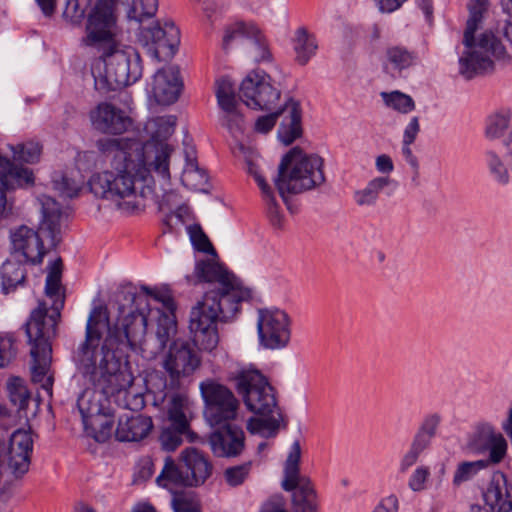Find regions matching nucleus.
Instances as JSON below:
<instances>
[{"label":"nucleus","instance_id":"47","mask_svg":"<svg viewBox=\"0 0 512 512\" xmlns=\"http://www.w3.org/2000/svg\"><path fill=\"white\" fill-rule=\"evenodd\" d=\"M259 28L251 23L244 21H234L226 26V42L228 40L236 39L239 37L251 38L253 34L257 33Z\"/></svg>","mask_w":512,"mask_h":512},{"label":"nucleus","instance_id":"41","mask_svg":"<svg viewBox=\"0 0 512 512\" xmlns=\"http://www.w3.org/2000/svg\"><path fill=\"white\" fill-rule=\"evenodd\" d=\"M11 150L14 161L33 164L39 161L42 148L36 142H27L12 146Z\"/></svg>","mask_w":512,"mask_h":512},{"label":"nucleus","instance_id":"9","mask_svg":"<svg viewBox=\"0 0 512 512\" xmlns=\"http://www.w3.org/2000/svg\"><path fill=\"white\" fill-rule=\"evenodd\" d=\"M212 473L209 460L194 447L185 448L176 463L170 456L165 458L164 466L156 478L159 486L196 487L202 485Z\"/></svg>","mask_w":512,"mask_h":512},{"label":"nucleus","instance_id":"13","mask_svg":"<svg viewBox=\"0 0 512 512\" xmlns=\"http://www.w3.org/2000/svg\"><path fill=\"white\" fill-rule=\"evenodd\" d=\"M204 402L203 415L214 430L208 435L210 449L218 457L224 456V385L215 379H206L199 384Z\"/></svg>","mask_w":512,"mask_h":512},{"label":"nucleus","instance_id":"49","mask_svg":"<svg viewBox=\"0 0 512 512\" xmlns=\"http://www.w3.org/2000/svg\"><path fill=\"white\" fill-rule=\"evenodd\" d=\"M252 468V462L226 468V483L232 487L242 485L248 478Z\"/></svg>","mask_w":512,"mask_h":512},{"label":"nucleus","instance_id":"22","mask_svg":"<svg viewBox=\"0 0 512 512\" xmlns=\"http://www.w3.org/2000/svg\"><path fill=\"white\" fill-rule=\"evenodd\" d=\"M182 87L179 68L167 66L154 74L151 93L158 104L170 105L178 100Z\"/></svg>","mask_w":512,"mask_h":512},{"label":"nucleus","instance_id":"11","mask_svg":"<svg viewBox=\"0 0 512 512\" xmlns=\"http://www.w3.org/2000/svg\"><path fill=\"white\" fill-rule=\"evenodd\" d=\"M235 381L237 391L250 411L270 416L279 410L276 391L260 371L242 370Z\"/></svg>","mask_w":512,"mask_h":512},{"label":"nucleus","instance_id":"37","mask_svg":"<svg viewBox=\"0 0 512 512\" xmlns=\"http://www.w3.org/2000/svg\"><path fill=\"white\" fill-rule=\"evenodd\" d=\"M177 323L175 312L161 313L158 322L156 337L159 342V348H165L170 339L176 334Z\"/></svg>","mask_w":512,"mask_h":512},{"label":"nucleus","instance_id":"14","mask_svg":"<svg viewBox=\"0 0 512 512\" xmlns=\"http://www.w3.org/2000/svg\"><path fill=\"white\" fill-rule=\"evenodd\" d=\"M239 95L247 107L271 111L280 101L281 91L268 73L256 69L243 79Z\"/></svg>","mask_w":512,"mask_h":512},{"label":"nucleus","instance_id":"56","mask_svg":"<svg viewBox=\"0 0 512 512\" xmlns=\"http://www.w3.org/2000/svg\"><path fill=\"white\" fill-rule=\"evenodd\" d=\"M54 187L62 196L67 198L77 196L80 190L78 184L67 176H62L59 181H54Z\"/></svg>","mask_w":512,"mask_h":512},{"label":"nucleus","instance_id":"48","mask_svg":"<svg viewBox=\"0 0 512 512\" xmlns=\"http://www.w3.org/2000/svg\"><path fill=\"white\" fill-rule=\"evenodd\" d=\"M17 355L15 339L11 334H0V368L8 366Z\"/></svg>","mask_w":512,"mask_h":512},{"label":"nucleus","instance_id":"38","mask_svg":"<svg viewBox=\"0 0 512 512\" xmlns=\"http://www.w3.org/2000/svg\"><path fill=\"white\" fill-rule=\"evenodd\" d=\"M95 394V390L88 388L83 390L77 398L76 405L83 423L98 412H101V406L95 399Z\"/></svg>","mask_w":512,"mask_h":512},{"label":"nucleus","instance_id":"59","mask_svg":"<svg viewBox=\"0 0 512 512\" xmlns=\"http://www.w3.org/2000/svg\"><path fill=\"white\" fill-rule=\"evenodd\" d=\"M398 499L395 495L384 498L375 508L374 512H397Z\"/></svg>","mask_w":512,"mask_h":512},{"label":"nucleus","instance_id":"18","mask_svg":"<svg viewBox=\"0 0 512 512\" xmlns=\"http://www.w3.org/2000/svg\"><path fill=\"white\" fill-rule=\"evenodd\" d=\"M33 444V433L30 427L19 428L11 434L3 455V462H6L14 476H22L29 470Z\"/></svg>","mask_w":512,"mask_h":512},{"label":"nucleus","instance_id":"23","mask_svg":"<svg viewBox=\"0 0 512 512\" xmlns=\"http://www.w3.org/2000/svg\"><path fill=\"white\" fill-rule=\"evenodd\" d=\"M252 296V290L243 280L226 268V323L238 318L243 303H248Z\"/></svg>","mask_w":512,"mask_h":512},{"label":"nucleus","instance_id":"16","mask_svg":"<svg viewBox=\"0 0 512 512\" xmlns=\"http://www.w3.org/2000/svg\"><path fill=\"white\" fill-rule=\"evenodd\" d=\"M138 42L152 58L166 61L178 50L180 31L171 21L157 22L154 26L140 30Z\"/></svg>","mask_w":512,"mask_h":512},{"label":"nucleus","instance_id":"33","mask_svg":"<svg viewBox=\"0 0 512 512\" xmlns=\"http://www.w3.org/2000/svg\"><path fill=\"white\" fill-rule=\"evenodd\" d=\"M127 6V17L137 22L151 18L158 9V0H124Z\"/></svg>","mask_w":512,"mask_h":512},{"label":"nucleus","instance_id":"8","mask_svg":"<svg viewBox=\"0 0 512 512\" xmlns=\"http://www.w3.org/2000/svg\"><path fill=\"white\" fill-rule=\"evenodd\" d=\"M323 160L309 155L300 147H293L282 159L279 167L277 188L282 197L285 193L298 194L310 190L325 181Z\"/></svg>","mask_w":512,"mask_h":512},{"label":"nucleus","instance_id":"20","mask_svg":"<svg viewBox=\"0 0 512 512\" xmlns=\"http://www.w3.org/2000/svg\"><path fill=\"white\" fill-rule=\"evenodd\" d=\"M239 407L238 399L226 388V458L238 456L245 448L243 426L246 419Z\"/></svg>","mask_w":512,"mask_h":512},{"label":"nucleus","instance_id":"3","mask_svg":"<svg viewBox=\"0 0 512 512\" xmlns=\"http://www.w3.org/2000/svg\"><path fill=\"white\" fill-rule=\"evenodd\" d=\"M60 290L61 280L46 278L45 293L53 299L52 313L48 315L46 303L39 302L25 324L26 335L31 345V379L34 383L40 384L48 395H52L54 381L53 375L49 373L52 360L51 340L56 335L60 312L64 307V296L60 294Z\"/></svg>","mask_w":512,"mask_h":512},{"label":"nucleus","instance_id":"17","mask_svg":"<svg viewBox=\"0 0 512 512\" xmlns=\"http://www.w3.org/2000/svg\"><path fill=\"white\" fill-rule=\"evenodd\" d=\"M92 128L103 135L119 136L133 127V119L122 108L103 101L89 112Z\"/></svg>","mask_w":512,"mask_h":512},{"label":"nucleus","instance_id":"25","mask_svg":"<svg viewBox=\"0 0 512 512\" xmlns=\"http://www.w3.org/2000/svg\"><path fill=\"white\" fill-rule=\"evenodd\" d=\"M152 427V420L148 416L124 414L119 418L115 436L122 442H136L145 438Z\"/></svg>","mask_w":512,"mask_h":512},{"label":"nucleus","instance_id":"1","mask_svg":"<svg viewBox=\"0 0 512 512\" xmlns=\"http://www.w3.org/2000/svg\"><path fill=\"white\" fill-rule=\"evenodd\" d=\"M147 331V318L138 309L119 307L110 323L105 306H95L87 319L85 337L73 352L81 375L105 395L126 390L133 383L127 371L128 352L140 348Z\"/></svg>","mask_w":512,"mask_h":512},{"label":"nucleus","instance_id":"31","mask_svg":"<svg viewBox=\"0 0 512 512\" xmlns=\"http://www.w3.org/2000/svg\"><path fill=\"white\" fill-rule=\"evenodd\" d=\"M181 182L187 189L193 191H206L208 185L206 172L199 168L196 160L188 155L181 175Z\"/></svg>","mask_w":512,"mask_h":512},{"label":"nucleus","instance_id":"36","mask_svg":"<svg viewBox=\"0 0 512 512\" xmlns=\"http://www.w3.org/2000/svg\"><path fill=\"white\" fill-rule=\"evenodd\" d=\"M7 391L11 403L17 407L18 411H24L30 401V393L23 379L13 377L7 383Z\"/></svg>","mask_w":512,"mask_h":512},{"label":"nucleus","instance_id":"42","mask_svg":"<svg viewBox=\"0 0 512 512\" xmlns=\"http://www.w3.org/2000/svg\"><path fill=\"white\" fill-rule=\"evenodd\" d=\"M487 463L484 460L460 463L453 476V484L459 486L471 480L480 470L484 469Z\"/></svg>","mask_w":512,"mask_h":512},{"label":"nucleus","instance_id":"26","mask_svg":"<svg viewBox=\"0 0 512 512\" xmlns=\"http://www.w3.org/2000/svg\"><path fill=\"white\" fill-rule=\"evenodd\" d=\"M416 60L417 55L414 51L400 45L388 46L382 60L383 70L395 78L400 76L404 69L413 66Z\"/></svg>","mask_w":512,"mask_h":512},{"label":"nucleus","instance_id":"44","mask_svg":"<svg viewBox=\"0 0 512 512\" xmlns=\"http://www.w3.org/2000/svg\"><path fill=\"white\" fill-rule=\"evenodd\" d=\"M253 58L257 63H270L273 61V53L265 35L258 29L253 34Z\"/></svg>","mask_w":512,"mask_h":512},{"label":"nucleus","instance_id":"50","mask_svg":"<svg viewBox=\"0 0 512 512\" xmlns=\"http://www.w3.org/2000/svg\"><path fill=\"white\" fill-rule=\"evenodd\" d=\"M489 459L492 463H499L503 460L507 451V442L500 434L491 435L488 443Z\"/></svg>","mask_w":512,"mask_h":512},{"label":"nucleus","instance_id":"55","mask_svg":"<svg viewBox=\"0 0 512 512\" xmlns=\"http://www.w3.org/2000/svg\"><path fill=\"white\" fill-rule=\"evenodd\" d=\"M282 106L275 112L259 116L254 124V131L261 134L269 133L276 125L278 118L281 116Z\"/></svg>","mask_w":512,"mask_h":512},{"label":"nucleus","instance_id":"12","mask_svg":"<svg viewBox=\"0 0 512 512\" xmlns=\"http://www.w3.org/2000/svg\"><path fill=\"white\" fill-rule=\"evenodd\" d=\"M176 120L173 115L151 119L146 124V130L151 135L150 140L142 142L138 139L145 147L151 145L147 162L152 166L153 172L166 183H169L171 177L170 157L174 150L166 141L174 133Z\"/></svg>","mask_w":512,"mask_h":512},{"label":"nucleus","instance_id":"5","mask_svg":"<svg viewBox=\"0 0 512 512\" xmlns=\"http://www.w3.org/2000/svg\"><path fill=\"white\" fill-rule=\"evenodd\" d=\"M41 220L37 230L21 225L10 232L11 253L32 265L43 262L44 256L61 241V224L64 213L52 197L41 195Z\"/></svg>","mask_w":512,"mask_h":512},{"label":"nucleus","instance_id":"43","mask_svg":"<svg viewBox=\"0 0 512 512\" xmlns=\"http://www.w3.org/2000/svg\"><path fill=\"white\" fill-rule=\"evenodd\" d=\"M510 118L511 113L509 110H501L491 115L487 120L486 136L491 139L500 137L508 127Z\"/></svg>","mask_w":512,"mask_h":512},{"label":"nucleus","instance_id":"51","mask_svg":"<svg viewBox=\"0 0 512 512\" xmlns=\"http://www.w3.org/2000/svg\"><path fill=\"white\" fill-rule=\"evenodd\" d=\"M142 291L151 296L157 302H160L166 310L164 313H173L176 310V304L168 290L153 289L148 286H142Z\"/></svg>","mask_w":512,"mask_h":512},{"label":"nucleus","instance_id":"34","mask_svg":"<svg viewBox=\"0 0 512 512\" xmlns=\"http://www.w3.org/2000/svg\"><path fill=\"white\" fill-rule=\"evenodd\" d=\"M186 232L195 251L205 253L213 257H218L209 237L204 232L200 224L193 223L186 226Z\"/></svg>","mask_w":512,"mask_h":512},{"label":"nucleus","instance_id":"45","mask_svg":"<svg viewBox=\"0 0 512 512\" xmlns=\"http://www.w3.org/2000/svg\"><path fill=\"white\" fill-rule=\"evenodd\" d=\"M185 434H190V430L170 426L162 430L159 436V441L164 450L174 451L181 445L182 436Z\"/></svg>","mask_w":512,"mask_h":512},{"label":"nucleus","instance_id":"6","mask_svg":"<svg viewBox=\"0 0 512 512\" xmlns=\"http://www.w3.org/2000/svg\"><path fill=\"white\" fill-rule=\"evenodd\" d=\"M489 0H472L463 43L467 51L460 58V70L466 78L493 70L494 60H504L506 51L501 41L492 33H483L477 42L474 34L488 9Z\"/></svg>","mask_w":512,"mask_h":512},{"label":"nucleus","instance_id":"7","mask_svg":"<svg viewBox=\"0 0 512 512\" xmlns=\"http://www.w3.org/2000/svg\"><path fill=\"white\" fill-rule=\"evenodd\" d=\"M98 53L99 57L92 66V75L95 89L99 92L116 91L141 78V58L134 47L118 43Z\"/></svg>","mask_w":512,"mask_h":512},{"label":"nucleus","instance_id":"32","mask_svg":"<svg viewBox=\"0 0 512 512\" xmlns=\"http://www.w3.org/2000/svg\"><path fill=\"white\" fill-rule=\"evenodd\" d=\"M188 403V397L183 394H175L171 397L167 409V416L171 426L190 430V423L185 413Z\"/></svg>","mask_w":512,"mask_h":512},{"label":"nucleus","instance_id":"2","mask_svg":"<svg viewBox=\"0 0 512 512\" xmlns=\"http://www.w3.org/2000/svg\"><path fill=\"white\" fill-rule=\"evenodd\" d=\"M99 152L111 169L96 173L89 179L91 193L111 201L125 198H147L153 194L154 183L149 161L151 145L144 146L138 138H104L96 142Z\"/></svg>","mask_w":512,"mask_h":512},{"label":"nucleus","instance_id":"10","mask_svg":"<svg viewBox=\"0 0 512 512\" xmlns=\"http://www.w3.org/2000/svg\"><path fill=\"white\" fill-rule=\"evenodd\" d=\"M117 0H97L87 16L83 44L97 52L118 44Z\"/></svg>","mask_w":512,"mask_h":512},{"label":"nucleus","instance_id":"15","mask_svg":"<svg viewBox=\"0 0 512 512\" xmlns=\"http://www.w3.org/2000/svg\"><path fill=\"white\" fill-rule=\"evenodd\" d=\"M257 331L259 344L269 350L283 349L291 339V320L288 314L278 308L258 310Z\"/></svg>","mask_w":512,"mask_h":512},{"label":"nucleus","instance_id":"53","mask_svg":"<svg viewBox=\"0 0 512 512\" xmlns=\"http://www.w3.org/2000/svg\"><path fill=\"white\" fill-rule=\"evenodd\" d=\"M91 4V0H68L64 15L74 23H78L84 16Z\"/></svg>","mask_w":512,"mask_h":512},{"label":"nucleus","instance_id":"27","mask_svg":"<svg viewBox=\"0 0 512 512\" xmlns=\"http://www.w3.org/2000/svg\"><path fill=\"white\" fill-rule=\"evenodd\" d=\"M226 128L232 136L239 140L246 129V120L244 116V107L239 103L233 94L230 93L226 83Z\"/></svg>","mask_w":512,"mask_h":512},{"label":"nucleus","instance_id":"29","mask_svg":"<svg viewBox=\"0 0 512 512\" xmlns=\"http://www.w3.org/2000/svg\"><path fill=\"white\" fill-rule=\"evenodd\" d=\"M26 278V269L21 261L6 260L0 269L1 288L4 294L14 291Z\"/></svg>","mask_w":512,"mask_h":512},{"label":"nucleus","instance_id":"54","mask_svg":"<svg viewBox=\"0 0 512 512\" xmlns=\"http://www.w3.org/2000/svg\"><path fill=\"white\" fill-rule=\"evenodd\" d=\"M430 469L426 466H419L415 469V471L411 474L408 486L411 490L415 492L423 491L427 488V483L430 478Z\"/></svg>","mask_w":512,"mask_h":512},{"label":"nucleus","instance_id":"52","mask_svg":"<svg viewBox=\"0 0 512 512\" xmlns=\"http://www.w3.org/2000/svg\"><path fill=\"white\" fill-rule=\"evenodd\" d=\"M152 187L154 188V183L152 184ZM155 195L157 198L158 208L160 211H169L172 212L173 209L180 207L181 197L180 195L174 191V190H164L161 197L155 193L153 190V194L151 196Z\"/></svg>","mask_w":512,"mask_h":512},{"label":"nucleus","instance_id":"30","mask_svg":"<svg viewBox=\"0 0 512 512\" xmlns=\"http://www.w3.org/2000/svg\"><path fill=\"white\" fill-rule=\"evenodd\" d=\"M113 425L112 418L101 412H98L83 423L86 435L98 443H104L111 437Z\"/></svg>","mask_w":512,"mask_h":512},{"label":"nucleus","instance_id":"60","mask_svg":"<svg viewBox=\"0 0 512 512\" xmlns=\"http://www.w3.org/2000/svg\"><path fill=\"white\" fill-rule=\"evenodd\" d=\"M438 423H439L438 416H436V415L429 416L424 420L419 432L424 433L428 438H431L435 434Z\"/></svg>","mask_w":512,"mask_h":512},{"label":"nucleus","instance_id":"4","mask_svg":"<svg viewBox=\"0 0 512 512\" xmlns=\"http://www.w3.org/2000/svg\"><path fill=\"white\" fill-rule=\"evenodd\" d=\"M217 257L199 260L195 264L194 275L200 282L214 285L215 289L205 292L203 300L193 307L190 313L189 328L193 334L194 345L201 350L212 351L219 342L217 324L223 312L224 267Z\"/></svg>","mask_w":512,"mask_h":512},{"label":"nucleus","instance_id":"21","mask_svg":"<svg viewBox=\"0 0 512 512\" xmlns=\"http://www.w3.org/2000/svg\"><path fill=\"white\" fill-rule=\"evenodd\" d=\"M33 184L32 170L18 167L0 154V221L8 214L6 192L17 188H26Z\"/></svg>","mask_w":512,"mask_h":512},{"label":"nucleus","instance_id":"24","mask_svg":"<svg viewBox=\"0 0 512 512\" xmlns=\"http://www.w3.org/2000/svg\"><path fill=\"white\" fill-rule=\"evenodd\" d=\"M282 121L277 135L281 143L288 146L302 136V113L298 102L289 99L282 106Z\"/></svg>","mask_w":512,"mask_h":512},{"label":"nucleus","instance_id":"39","mask_svg":"<svg viewBox=\"0 0 512 512\" xmlns=\"http://www.w3.org/2000/svg\"><path fill=\"white\" fill-rule=\"evenodd\" d=\"M172 507L174 512H201L199 499L192 491L175 492Z\"/></svg>","mask_w":512,"mask_h":512},{"label":"nucleus","instance_id":"40","mask_svg":"<svg viewBox=\"0 0 512 512\" xmlns=\"http://www.w3.org/2000/svg\"><path fill=\"white\" fill-rule=\"evenodd\" d=\"M381 97L386 106L400 113L407 114L415 109L413 99L400 91L382 92Z\"/></svg>","mask_w":512,"mask_h":512},{"label":"nucleus","instance_id":"57","mask_svg":"<svg viewBox=\"0 0 512 512\" xmlns=\"http://www.w3.org/2000/svg\"><path fill=\"white\" fill-rule=\"evenodd\" d=\"M487 161L489 164V167L491 169V172L495 175L496 179L500 183H507L508 181V172L507 169L504 167V165L501 163L497 155L494 153H488L487 154Z\"/></svg>","mask_w":512,"mask_h":512},{"label":"nucleus","instance_id":"63","mask_svg":"<svg viewBox=\"0 0 512 512\" xmlns=\"http://www.w3.org/2000/svg\"><path fill=\"white\" fill-rule=\"evenodd\" d=\"M430 439L431 438H428L424 433L419 432L415 436L414 441L411 445V448L421 454V452L424 449H426L427 446L429 445Z\"/></svg>","mask_w":512,"mask_h":512},{"label":"nucleus","instance_id":"19","mask_svg":"<svg viewBox=\"0 0 512 512\" xmlns=\"http://www.w3.org/2000/svg\"><path fill=\"white\" fill-rule=\"evenodd\" d=\"M201 358L191 344L175 340L164 360V368L172 379L192 375L200 366Z\"/></svg>","mask_w":512,"mask_h":512},{"label":"nucleus","instance_id":"64","mask_svg":"<svg viewBox=\"0 0 512 512\" xmlns=\"http://www.w3.org/2000/svg\"><path fill=\"white\" fill-rule=\"evenodd\" d=\"M376 167L380 172L388 173L394 168L391 158L387 155H380L376 160Z\"/></svg>","mask_w":512,"mask_h":512},{"label":"nucleus","instance_id":"28","mask_svg":"<svg viewBox=\"0 0 512 512\" xmlns=\"http://www.w3.org/2000/svg\"><path fill=\"white\" fill-rule=\"evenodd\" d=\"M292 44L295 53V62L302 66L309 62L318 49L315 36L309 33L305 27L296 29L292 38Z\"/></svg>","mask_w":512,"mask_h":512},{"label":"nucleus","instance_id":"61","mask_svg":"<svg viewBox=\"0 0 512 512\" xmlns=\"http://www.w3.org/2000/svg\"><path fill=\"white\" fill-rule=\"evenodd\" d=\"M278 418L274 416H270L267 418H263V431L267 430L275 435L280 427V418L281 414L277 412Z\"/></svg>","mask_w":512,"mask_h":512},{"label":"nucleus","instance_id":"46","mask_svg":"<svg viewBox=\"0 0 512 512\" xmlns=\"http://www.w3.org/2000/svg\"><path fill=\"white\" fill-rule=\"evenodd\" d=\"M389 180L385 177L373 179L368 186L355 194L356 202L359 205L370 204L377 198L378 192L388 184Z\"/></svg>","mask_w":512,"mask_h":512},{"label":"nucleus","instance_id":"58","mask_svg":"<svg viewBox=\"0 0 512 512\" xmlns=\"http://www.w3.org/2000/svg\"><path fill=\"white\" fill-rule=\"evenodd\" d=\"M419 130H420V126H419L418 118L413 117L404 131V137H403L404 145L410 146L415 141Z\"/></svg>","mask_w":512,"mask_h":512},{"label":"nucleus","instance_id":"62","mask_svg":"<svg viewBox=\"0 0 512 512\" xmlns=\"http://www.w3.org/2000/svg\"><path fill=\"white\" fill-rule=\"evenodd\" d=\"M380 10L383 12H393L399 9L407 0H377Z\"/></svg>","mask_w":512,"mask_h":512},{"label":"nucleus","instance_id":"35","mask_svg":"<svg viewBox=\"0 0 512 512\" xmlns=\"http://www.w3.org/2000/svg\"><path fill=\"white\" fill-rule=\"evenodd\" d=\"M255 180L262 191L264 199L266 200L267 216L269 218L270 223L275 228H282L284 224V217L280 211V208L278 207V205H276L274 198L271 195L270 186L266 183L264 178H262L259 175L255 177Z\"/></svg>","mask_w":512,"mask_h":512}]
</instances>
